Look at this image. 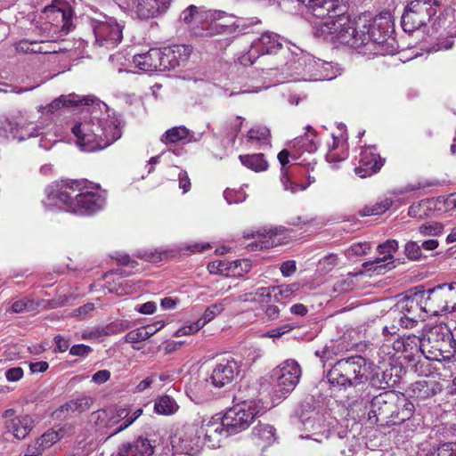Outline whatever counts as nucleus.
<instances>
[{
    "label": "nucleus",
    "mask_w": 456,
    "mask_h": 456,
    "mask_svg": "<svg viewBox=\"0 0 456 456\" xmlns=\"http://www.w3.org/2000/svg\"><path fill=\"white\" fill-rule=\"evenodd\" d=\"M100 184L87 179H60L45 188L46 208H56L61 211L82 216H90L101 211L106 203L105 197L99 192Z\"/></svg>",
    "instance_id": "nucleus-1"
},
{
    "label": "nucleus",
    "mask_w": 456,
    "mask_h": 456,
    "mask_svg": "<svg viewBox=\"0 0 456 456\" xmlns=\"http://www.w3.org/2000/svg\"><path fill=\"white\" fill-rule=\"evenodd\" d=\"M77 144L83 151L94 152L106 149L122 135L121 121L116 116L91 117L76 123L71 128Z\"/></svg>",
    "instance_id": "nucleus-2"
},
{
    "label": "nucleus",
    "mask_w": 456,
    "mask_h": 456,
    "mask_svg": "<svg viewBox=\"0 0 456 456\" xmlns=\"http://www.w3.org/2000/svg\"><path fill=\"white\" fill-rule=\"evenodd\" d=\"M424 337L414 334H403L393 342L392 347L383 345L381 354L387 355L383 357V362H387L390 370H418L419 358L424 355Z\"/></svg>",
    "instance_id": "nucleus-3"
},
{
    "label": "nucleus",
    "mask_w": 456,
    "mask_h": 456,
    "mask_svg": "<svg viewBox=\"0 0 456 456\" xmlns=\"http://www.w3.org/2000/svg\"><path fill=\"white\" fill-rule=\"evenodd\" d=\"M424 356L431 361L449 360L456 353V340L447 324L441 322L430 327L424 334Z\"/></svg>",
    "instance_id": "nucleus-4"
},
{
    "label": "nucleus",
    "mask_w": 456,
    "mask_h": 456,
    "mask_svg": "<svg viewBox=\"0 0 456 456\" xmlns=\"http://www.w3.org/2000/svg\"><path fill=\"white\" fill-rule=\"evenodd\" d=\"M315 17L323 20L316 26V35L327 37L335 29L333 26L346 20L347 9L342 0H302Z\"/></svg>",
    "instance_id": "nucleus-5"
},
{
    "label": "nucleus",
    "mask_w": 456,
    "mask_h": 456,
    "mask_svg": "<svg viewBox=\"0 0 456 456\" xmlns=\"http://www.w3.org/2000/svg\"><path fill=\"white\" fill-rule=\"evenodd\" d=\"M265 411V407L254 399L236 403L227 409L223 416L228 434L236 435L248 429L255 419Z\"/></svg>",
    "instance_id": "nucleus-6"
},
{
    "label": "nucleus",
    "mask_w": 456,
    "mask_h": 456,
    "mask_svg": "<svg viewBox=\"0 0 456 456\" xmlns=\"http://www.w3.org/2000/svg\"><path fill=\"white\" fill-rule=\"evenodd\" d=\"M224 11L191 4L182 12L180 19L193 31L195 36L208 37L212 35L208 31L212 22L224 18Z\"/></svg>",
    "instance_id": "nucleus-7"
},
{
    "label": "nucleus",
    "mask_w": 456,
    "mask_h": 456,
    "mask_svg": "<svg viewBox=\"0 0 456 456\" xmlns=\"http://www.w3.org/2000/svg\"><path fill=\"white\" fill-rule=\"evenodd\" d=\"M366 23L364 45L372 43L374 45L372 50L380 54H394L396 51L395 40L389 35L388 20L382 17L371 19L366 15Z\"/></svg>",
    "instance_id": "nucleus-8"
},
{
    "label": "nucleus",
    "mask_w": 456,
    "mask_h": 456,
    "mask_svg": "<svg viewBox=\"0 0 456 456\" xmlns=\"http://www.w3.org/2000/svg\"><path fill=\"white\" fill-rule=\"evenodd\" d=\"M436 4L432 0L411 1L402 15L403 29L407 33H412L426 25L436 13Z\"/></svg>",
    "instance_id": "nucleus-9"
},
{
    "label": "nucleus",
    "mask_w": 456,
    "mask_h": 456,
    "mask_svg": "<svg viewBox=\"0 0 456 456\" xmlns=\"http://www.w3.org/2000/svg\"><path fill=\"white\" fill-rule=\"evenodd\" d=\"M366 15H361L351 20L346 14V20L337 23L333 26L329 36H333L337 41L353 48H358L364 45V29L366 27Z\"/></svg>",
    "instance_id": "nucleus-10"
},
{
    "label": "nucleus",
    "mask_w": 456,
    "mask_h": 456,
    "mask_svg": "<svg viewBox=\"0 0 456 456\" xmlns=\"http://www.w3.org/2000/svg\"><path fill=\"white\" fill-rule=\"evenodd\" d=\"M95 43L106 49L115 48L123 38V27L113 18L94 23Z\"/></svg>",
    "instance_id": "nucleus-11"
},
{
    "label": "nucleus",
    "mask_w": 456,
    "mask_h": 456,
    "mask_svg": "<svg viewBox=\"0 0 456 456\" xmlns=\"http://www.w3.org/2000/svg\"><path fill=\"white\" fill-rule=\"evenodd\" d=\"M423 299L419 291L415 292L410 297H405L397 304L402 314L399 322L401 327L410 329L414 327L418 320L424 316Z\"/></svg>",
    "instance_id": "nucleus-12"
},
{
    "label": "nucleus",
    "mask_w": 456,
    "mask_h": 456,
    "mask_svg": "<svg viewBox=\"0 0 456 456\" xmlns=\"http://www.w3.org/2000/svg\"><path fill=\"white\" fill-rule=\"evenodd\" d=\"M285 231L282 227H275L268 231L245 232L243 237L246 239H255V241L248 245L251 250H263L282 244L285 239V236H283Z\"/></svg>",
    "instance_id": "nucleus-13"
},
{
    "label": "nucleus",
    "mask_w": 456,
    "mask_h": 456,
    "mask_svg": "<svg viewBox=\"0 0 456 456\" xmlns=\"http://www.w3.org/2000/svg\"><path fill=\"white\" fill-rule=\"evenodd\" d=\"M282 44L281 43L280 37L277 34L265 32L263 33L258 38L254 40L251 47L248 53V57L250 64L264 54H275L278 51L281 50Z\"/></svg>",
    "instance_id": "nucleus-14"
},
{
    "label": "nucleus",
    "mask_w": 456,
    "mask_h": 456,
    "mask_svg": "<svg viewBox=\"0 0 456 456\" xmlns=\"http://www.w3.org/2000/svg\"><path fill=\"white\" fill-rule=\"evenodd\" d=\"M199 437L203 436L204 442L208 447L219 446L222 437H226L232 434H228L226 430L224 419H214L203 421L197 431Z\"/></svg>",
    "instance_id": "nucleus-15"
},
{
    "label": "nucleus",
    "mask_w": 456,
    "mask_h": 456,
    "mask_svg": "<svg viewBox=\"0 0 456 456\" xmlns=\"http://www.w3.org/2000/svg\"><path fill=\"white\" fill-rule=\"evenodd\" d=\"M170 0H131V12L140 20L155 18L165 12Z\"/></svg>",
    "instance_id": "nucleus-16"
},
{
    "label": "nucleus",
    "mask_w": 456,
    "mask_h": 456,
    "mask_svg": "<svg viewBox=\"0 0 456 456\" xmlns=\"http://www.w3.org/2000/svg\"><path fill=\"white\" fill-rule=\"evenodd\" d=\"M398 249V241L395 240H387L382 244H379L377 248V251L379 255H383V257H377L372 262H366L363 266L368 271H373L376 274H383L387 270H390L395 267L393 262L384 263L388 259L393 258V254Z\"/></svg>",
    "instance_id": "nucleus-17"
},
{
    "label": "nucleus",
    "mask_w": 456,
    "mask_h": 456,
    "mask_svg": "<svg viewBox=\"0 0 456 456\" xmlns=\"http://www.w3.org/2000/svg\"><path fill=\"white\" fill-rule=\"evenodd\" d=\"M384 163L385 159H382L372 149H363L360 152L354 173L361 178L370 177L377 174L384 166Z\"/></svg>",
    "instance_id": "nucleus-18"
},
{
    "label": "nucleus",
    "mask_w": 456,
    "mask_h": 456,
    "mask_svg": "<svg viewBox=\"0 0 456 456\" xmlns=\"http://www.w3.org/2000/svg\"><path fill=\"white\" fill-rule=\"evenodd\" d=\"M251 265L247 259L234 261L216 260L208 265V270L212 274H221L226 277L241 276L249 272Z\"/></svg>",
    "instance_id": "nucleus-19"
},
{
    "label": "nucleus",
    "mask_w": 456,
    "mask_h": 456,
    "mask_svg": "<svg viewBox=\"0 0 456 456\" xmlns=\"http://www.w3.org/2000/svg\"><path fill=\"white\" fill-rule=\"evenodd\" d=\"M419 293L427 314L439 315L443 313H448L442 284L428 290H419Z\"/></svg>",
    "instance_id": "nucleus-20"
},
{
    "label": "nucleus",
    "mask_w": 456,
    "mask_h": 456,
    "mask_svg": "<svg viewBox=\"0 0 456 456\" xmlns=\"http://www.w3.org/2000/svg\"><path fill=\"white\" fill-rule=\"evenodd\" d=\"M153 446L146 437L139 436L132 441L121 443L115 456H151Z\"/></svg>",
    "instance_id": "nucleus-21"
},
{
    "label": "nucleus",
    "mask_w": 456,
    "mask_h": 456,
    "mask_svg": "<svg viewBox=\"0 0 456 456\" xmlns=\"http://www.w3.org/2000/svg\"><path fill=\"white\" fill-rule=\"evenodd\" d=\"M199 363L200 368L213 369V370H234L240 367L239 362L229 353L204 357Z\"/></svg>",
    "instance_id": "nucleus-22"
},
{
    "label": "nucleus",
    "mask_w": 456,
    "mask_h": 456,
    "mask_svg": "<svg viewBox=\"0 0 456 456\" xmlns=\"http://www.w3.org/2000/svg\"><path fill=\"white\" fill-rule=\"evenodd\" d=\"M261 289L263 290L262 295L270 297L273 302L287 305L292 300L295 293L299 289V284H281L279 286L263 288Z\"/></svg>",
    "instance_id": "nucleus-23"
},
{
    "label": "nucleus",
    "mask_w": 456,
    "mask_h": 456,
    "mask_svg": "<svg viewBox=\"0 0 456 456\" xmlns=\"http://www.w3.org/2000/svg\"><path fill=\"white\" fill-rule=\"evenodd\" d=\"M326 379L332 387L346 389L349 387H355L362 384L367 377L364 373L347 372H327Z\"/></svg>",
    "instance_id": "nucleus-24"
},
{
    "label": "nucleus",
    "mask_w": 456,
    "mask_h": 456,
    "mask_svg": "<svg viewBox=\"0 0 456 456\" xmlns=\"http://www.w3.org/2000/svg\"><path fill=\"white\" fill-rule=\"evenodd\" d=\"M94 102V100L90 97H80L76 94H62L60 97L54 99L46 107L47 113H54L58 110L67 107H80L89 106Z\"/></svg>",
    "instance_id": "nucleus-25"
},
{
    "label": "nucleus",
    "mask_w": 456,
    "mask_h": 456,
    "mask_svg": "<svg viewBox=\"0 0 456 456\" xmlns=\"http://www.w3.org/2000/svg\"><path fill=\"white\" fill-rule=\"evenodd\" d=\"M307 132L305 134L295 138L290 142V148H292L296 153H298V158L305 152L314 153L316 151L317 146V134L311 127H306Z\"/></svg>",
    "instance_id": "nucleus-26"
},
{
    "label": "nucleus",
    "mask_w": 456,
    "mask_h": 456,
    "mask_svg": "<svg viewBox=\"0 0 456 456\" xmlns=\"http://www.w3.org/2000/svg\"><path fill=\"white\" fill-rule=\"evenodd\" d=\"M5 428L17 439H24L34 427V421L28 415L14 417L5 420Z\"/></svg>",
    "instance_id": "nucleus-27"
},
{
    "label": "nucleus",
    "mask_w": 456,
    "mask_h": 456,
    "mask_svg": "<svg viewBox=\"0 0 456 456\" xmlns=\"http://www.w3.org/2000/svg\"><path fill=\"white\" fill-rule=\"evenodd\" d=\"M49 19L55 22V26L61 31L69 32L72 27V11L70 8H56L48 6L45 9Z\"/></svg>",
    "instance_id": "nucleus-28"
},
{
    "label": "nucleus",
    "mask_w": 456,
    "mask_h": 456,
    "mask_svg": "<svg viewBox=\"0 0 456 456\" xmlns=\"http://www.w3.org/2000/svg\"><path fill=\"white\" fill-rule=\"evenodd\" d=\"M274 381V390L280 393L279 396L291 392L299 381L300 375L298 372H276L272 377Z\"/></svg>",
    "instance_id": "nucleus-29"
},
{
    "label": "nucleus",
    "mask_w": 456,
    "mask_h": 456,
    "mask_svg": "<svg viewBox=\"0 0 456 456\" xmlns=\"http://www.w3.org/2000/svg\"><path fill=\"white\" fill-rule=\"evenodd\" d=\"M159 56V49L151 48L147 53L134 55L133 62L145 72H153L158 70Z\"/></svg>",
    "instance_id": "nucleus-30"
},
{
    "label": "nucleus",
    "mask_w": 456,
    "mask_h": 456,
    "mask_svg": "<svg viewBox=\"0 0 456 456\" xmlns=\"http://www.w3.org/2000/svg\"><path fill=\"white\" fill-rule=\"evenodd\" d=\"M167 53L168 54L167 62L169 63L167 70H171L183 65L188 61L191 54V48L188 45H176L172 47H167Z\"/></svg>",
    "instance_id": "nucleus-31"
},
{
    "label": "nucleus",
    "mask_w": 456,
    "mask_h": 456,
    "mask_svg": "<svg viewBox=\"0 0 456 456\" xmlns=\"http://www.w3.org/2000/svg\"><path fill=\"white\" fill-rule=\"evenodd\" d=\"M167 53L168 54L167 62L169 63L167 70H171L183 65L188 61L191 54V48L188 45H176L172 47H167Z\"/></svg>",
    "instance_id": "nucleus-32"
},
{
    "label": "nucleus",
    "mask_w": 456,
    "mask_h": 456,
    "mask_svg": "<svg viewBox=\"0 0 456 456\" xmlns=\"http://www.w3.org/2000/svg\"><path fill=\"white\" fill-rule=\"evenodd\" d=\"M106 287L110 293L116 294L118 297L134 294L140 288L137 282L123 277H118L112 281H109Z\"/></svg>",
    "instance_id": "nucleus-33"
},
{
    "label": "nucleus",
    "mask_w": 456,
    "mask_h": 456,
    "mask_svg": "<svg viewBox=\"0 0 456 456\" xmlns=\"http://www.w3.org/2000/svg\"><path fill=\"white\" fill-rule=\"evenodd\" d=\"M64 436V430L62 428L58 429H50L44 433L39 438H37L33 444L32 446H35V449L43 454V452L51 447L53 444L57 443L60 439H61Z\"/></svg>",
    "instance_id": "nucleus-34"
},
{
    "label": "nucleus",
    "mask_w": 456,
    "mask_h": 456,
    "mask_svg": "<svg viewBox=\"0 0 456 456\" xmlns=\"http://www.w3.org/2000/svg\"><path fill=\"white\" fill-rule=\"evenodd\" d=\"M239 159L244 167L256 173L267 170L269 166L263 153L240 155Z\"/></svg>",
    "instance_id": "nucleus-35"
},
{
    "label": "nucleus",
    "mask_w": 456,
    "mask_h": 456,
    "mask_svg": "<svg viewBox=\"0 0 456 456\" xmlns=\"http://www.w3.org/2000/svg\"><path fill=\"white\" fill-rule=\"evenodd\" d=\"M373 363L361 355H354L347 358L338 360L335 367L348 369L349 370H361L362 369H368L371 370Z\"/></svg>",
    "instance_id": "nucleus-36"
},
{
    "label": "nucleus",
    "mask_w": 456,
    "mask_h": 456,
    "mask_svg": "<svg viewBox=\"0 0 456 456\" xmlns=\"http://www.w3.org/2000/svg\"><path fill=\"white\" fill-rule=\"evenodd\" d=\"M190 130L183 126H174L167 130L161 136V142L166 145L177 144L187 139Z\"/></svg>",
    "instance_id": "nucleus-37"
},
{
    "label": "nucleus",
    "mask_w": 456,
    "mask_h": 456,
    "mask_svg": "<svg viewBox=\"0 0 456 456\" xmlns=\"http://www.w3.org/2000/svg\"><path fill=\"white\" fill-rule=\"evenodd\" d=\"M117 414L118 417L120 419L121 423L110 436L118 434V432L126 429L130 425H132L142 414V409L138 408L133 412H131L126 408H120L119 410H118Z\"/></svg>",
    "instance_id": "nucleus-38"
},
{
    "label": "nucleus",
    "mask_w": 456,
    "mask_h": 456,
    "mask_svg": "<svg viewBox=\"0 0 456 456\" xmlns=\"http://www.w3.org/2000/svg\"><path fill=\"white\" fill-rule=\"evenodd\" d=\"M392 205L393 200L389 198H385L374 204L363 207L359 211V215L361 216H379L388 210Z\"/></svg>",
    "instance_id": "nucleus-39"
},
{
    "label": "nucleus",
    "mask_w": 456,
    "mask_h": 456,
    "mask_svg": "<svg viewBox=\"0 0 456 456\" xmlns=\"http://www.w3.org/2000/svg\"><path fill=\"white\" fill-rule=\"evenodd\" d=\"M271 132L264 126H255L249 129L247 134L248 142L256 144H268L270 142Z\"/></svg>",
    "instance_id": "nucleus-40"
},
{
    "label": "nucleus",
    "mask_w": 456,
    "mask_h": 456,
    "mask_svg": "<svg viewBox=\"0 0 456 456\" xmlns=\"http://www.w3.org/2000/svg\"><path fill=\"white\" fill-rule=\"evenodd\" d=\"M252 436L255 439L271 444L274 436V428L268 424H260L253 428Z\"/></svg>",
    "instance_id": "nucleus-41"
},
{
    "label": "nucleus",
    "mask_w": 456,
    "mask_h": 456,
    "mask_svg": "<svg viewBox=\"0 0 456 456\" xmlns=\"http://www.w3.org/2000/svg\"><path fill=\"white\" fill-rule=\"evenodd\" d=\"M232 379L233 377L226 375L225 372H211L208 377L205 378L206 383L216 388H222L230 385Z\"/></svg>",
    "instance_id": "nucleus-42"
},
{
    "label": "nucleus",
    "mask_w": 456,
    "mask_h": 456,
    "mask_svg": "<svg viewBox=\"0 0 456 456\" xmlns=\"http://www.w3.org/2000/svg\"><path fill=\"white\" fill-rule=\"evenodd\" d=\"M154 409L159 414L168 415L175 412L176 403L170 396L163 395L155 402Z\"/></svg>",
    "instance_id": "nucleus-43"
},
{
    "label": "nucleus",
    "mask_w": 456,
    "mask_h": 456,
    "mask_svg": "<svg viewBox=\"0 0 456 456\" xmlns=\"http://www.w3.org/2000/svg\"><path fill=\"white\" fill-rule=\"evenodd\" d=\"M431 211L429 200H423L413 203L408 209V215L413 218H423Z\"/></svg>",
    "instance_id": "nucleus-44"
},
{
    "label": "nucleus",
    "mask_w": 456,
    "mask_h": 456,
    "mask_svg": "<svg viewBox=\"0 0 456 456\" xmlns=\"http://www.w3.org/2000/svg\"><path fill=\"white\" fill-rule=\"evenodd\" d=\"M371 383L378 388L387 389L393 387L396 383V379H393L392 372H375L371 378Z\"/></svg>",
    "instance_id": "nucleus-45"
},
{
    "label": "nucleus",
    "mask_w": 456,
    "mask_h": 456,
    "mask_svg": "<svg viewBox=\"0 0 456 456\" xmlns=\"http://www.w3.org/2000/svg\"><path fill=\"white\" fill-rule=\"evenodd\" d=\"M448 313L456 310V282L442 284Z\"/></svg>",
    "instance_id": "nucleus-46"
},
{
    "label": "nucleus",
    "mask_w": 456,
    "mask_h": 456,
    "mask_svg": "<svg viewBox=\"0 0 456 456\" xmlns=\"http://www.w3.org/2000/svg\"><path fill=\"white\" fill-rule=\"evenodd\" d=\"M93 403V398L89 396H82L69 401V407L73 413H81L90 408Z\"/></svg>",
    "instance_id": "nucleus-47"
},
{
    "label": "nucleus",
    "mask_w": 456,
    "mask_h": 456,
    "mask_svg": "<svg viewBox=\"0 0 456 456\" xmlns=\"http://www.w3.org/2000/svg\"><path fill=\"white\" fill-rule=\"evenodd\" d=\"M444 226L438 222H427L419 227V232L423 236H438L442 234Z\"/></svg>",
    "instance_id": "nucleus-48"
},
{
    "label": "nucleus",
    "mask_w": 456,
    "mask_h": 456,
    "mask_svg": "<svg viewBox=\"0 0 456 456\" xmlns=\"http://www.w3.org/2000/svg\"><path fill=\"white\" fill-rule=\"evenodd\" d=\"M42 301L35 302L34 300H30L28 298H22L20 300L15 301L12 305V310L13 313H23L25 311H32L37 308L41 305Z\"/></svg>",
    "instance_id": "nucleus-49"
},
{
    "label": "nucleus",
    "mask_w": 456,
    "mask_h": 456,
    "mask_svg": "<svg viewBox=\"0 0 456 456\" xmlns=\"http://www.w3.org/2000/svg\"><path fill=\"white\" fill-rule=\"evenodd\" d=\"M224 311V306L222 304H213L208 306L200 321L201 322L202 328L215 319L216 316L220 314Z\"/></svg>",
    "instance_id": "nucleus-50"
},
{
    "label": "nucleus",
    "mask_w": 456,
    "mask_h": 456,
    "mask_svg": "<svg viewBox=\"0 0 456 456\" xmlns=\"http://www.w3.org/2000/svg\"><path fill=\"white\" fill-rule=\"evenodd\" d=\"M278 160L281 165V175L284 174H289L288 168L286 166L289 163V158L294 160L298 159V153L291 148V150L283 149L278 153Z\"/></svg>",
    "instance_id": "nucleus-51"
},
{
    "label": "nucleus",
    "mask_w": 456,
    "mask_h": 456,
    "mask_svg": "<svg viewBox=\"0 0 456 456\" xmlns=\"http://www.w3.org/2000/svg\"><path fill=\"white\" fill-rule=\"evenodd\" d=\"M348 157L347 145H342V151H329L326 154V159L332 164L334 167H338V164L345 160Z\"/></svg>",
    "instance_id": "nucleus-52"
},
{
    "label": "nucleus",
    "mask_w": 456,
    "mask_h": 456,
    "mask_svg": "<svg viewBox=\"0 0 456 456\" xmlns=\"http://www.w3.org/2000/svg\"><path fill=\"white\" fill-rule=\"evenodd\" d=\"M281 182L283 185L284 190L289 191L291 193H297L306 189V185L292 181L289 174H284L281 175Z\"/></svg>",
    "instance_id": "nucleus-53"
},
{
    "label": "nucleus",
    "mask_w": 456,
    "mask_h": 456,
    "mask_svg": "<svg viewBox=\"0 0 456 456\" xmlns=\"http://www.w3.org/2000/svg\"><path fill=\"white\" fill-rule=\"evenodd\" d=\"M371 246L369 242H356L350 246L347 249L346 254L348 256H363L370 252Z\"/></svg>",
    "instance_id": "nucleus-54"
},
{
    "label": "nucleus",
    "mask_w": 456,
    "mask_h": 456,
    "mask_svg": "<svg viewBox=\"0 0 456 456\" xmlns=\"http://www.w3.org/2000/svg\"><path fill=\"white\" fill-rule=\"evenodd\" d=\"M404 253L411 260H419L422 256L421 246L415 241H408L404 246Z\"/></svg>",
    "instance_id": "nucleus-55"
},
{
    "label": "nucleus",
    "mask_w": 456,
    "mask_h": 456,
    "mask_svg": "<svg viewBox=\"0 0 456 456\" xmlns=\"http://www.w3.org/2000/svg\"><path fill=\"white\" fill-rule=\"evenodd\" d=\"M147 339L146 333H144V330L141 327L130 330L125 336V341L127 343H138Z\"/></svg>",
    "instance_id": "nucleus-56"
},
{
    "label": "nucleus",
    "mask_w": 456,
    "mask_h": 456,
    "mask_svg": "<svg viewBox=\"0 0 456 456\" xmlns=\"http://www.w3.org/2000/svg\"><path fill=\"white\" fill-rule=\"evenodd\" d=\"M201 328H202L201 322H200V321H197V322H195L193 323H191L190 325H185V326L178 329L175 331V337H182V336H187V335L194 334L197 331H199Z\"/></svg>",
    "instance_id": "nucleus-57"
},
{
    "label": "nucleus",
    "mask_w": 456,
    "mask_h": 456,
    "mask_svg": "<svg viewBox=\"0 0 456 456\" xmlns=\"http://www.w3.org/2000/svg\"><path fill=\"white\" fill-rule=\"evenodd\" d=\"M17 49L30 53H37V52L41 51L39 42H28L26 40L20 41L17 45Z\"/></svg>",
    "instance_id": "nucleus-58"
},
{
    "label": "nucleus",
    "mask_w": 456,
    "mask_h": 456,
    "mask_svg": "<svg viewBox=\"0 0 456 456\" xmlns=\"http://www.w3.org/2000/svg\"><path fill=\"white\" fill-rule=\"evenodd\" d=\"M296 326L292 323H286L281 327L270 330L267 331L266 336L268 338H280L282 335L293 330Z\"/></svg>",
    "instance_id": "nucleus-59"
},
{
    "label": "nucleus",
    "mask_w": 456,
    "mask_h": 456,
    "mask_svg": "<svg viewBox=\"0 0 456 456\" xmlns=\"http://www.w3.org/2000/svg\"><path fill=\"white\" fill-rule=\"evenodd\" d=\"M262 23L261 20L257 17H252L248 19H243L239 20V24L237 27H241V29L244 33H249L251 30L249 29L251 27L256 25H260Z\"/></svg>",
    "instance_id": "nucleus-60"
},
{
    "label": "nucleus",
    "mask_w": 456,
    "mask_h": 456,
    "mask_svg": "<svg viewBox=\"0 0 456 456\" xmlns=\"http://www.w3.org/2000/svg\"><path fill=\"white\" fill-rule=\"evenodd\" d=\"M454 450H456L455 443H445L437 448L433 456H452Z\"/></svg>",
    "instance_id": "nucleus-61"
},
{
    "label": "nucleus",
    "mask_w": 456,
    "mask_h": 456,
    "mask_svg": "<svg viewBox=\"0 0 456 456\" xmlns=\"http://www.w3.org/2000/svg\"><path fill=\"white\" fill-rule=\"evenodd\" d=\"M92 351L93 349L89 346L84 344L74 345L69 348V354L75 356H86Z\"/></svg>",
    "instance_id": "nucleus-62"
},
{
    "label": "nucleus",
    "mask_w": 456,
    "mask_h": 456,
    "mask_svg": "<svg viewBox=\"0 0 456 456\" xmlns=\"http://www.w3.org/2000/svg\"><path fill=\"white\" fill-rule=\"evenodd\" d=\"M281 273L284 277H289L297 271L296 262L294 260H288L281 264Z\"/></svg>",
    "instance_id": "nucleus-63"
},
{
    "label": "nucleus",
    "mask_w": 456,
    "mask_h": 456,
    "mask_svg": "<svg viewBox=\"0 0 456 456\" xmlns=\"http://www.w3.org/2000/svg\"><path fill=\"white\" fill-rule=\"evenodd\" d=\"M179 187L183 190V193L188 192L191 190V180L186 171H181L178 175Z\"/></svg>",
    "instance_id": "nucleus-64"
}]
</instances>
